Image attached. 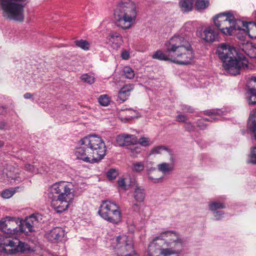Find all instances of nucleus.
Returning a JSON list of instances; mask_svg holds the SVG:
<instances>
[{
    "label": "nucleus",
    "instance_id": "49530a36",
    "mask_svg": "<svg viewBox=\"0 0 256 256\" xmlns=\"http://www.w3.org/2000/svg\"><path fill=\"white\" fill-rule=\"evenodd\" d=\"M132 209L134 212H138L140 209V206L138 204H134L132 206Z\"/></svg>",
    "mask_w": 256,
    "mask_h": 256
},
{
    "label": "nucleus",
    "instance_id": "6e6552de",
    "mask_svg": "<svg viewBox=\"0 0 256 256\" xmlns=\"http://www.w3.org/2000/svg\"><path fill=\"white\" fill-rule=\"evenodd\" d=\"M14 218L6 216L4 220L0 221V230L6 234H18L24 233L28 235L33 231V227L38 222V216L32 214L27 218L24 221L21 222L18 227L17 222L14 220Z\"/></svg>",
    "mask_w": 256,
    "mask_h": 256
},
{
    "label": "nucleus",
    "instance_id": "a19ab883",
    "mask_svg": "<svg viewBox=\"0 0 256 256\" xmlns=\"http://www.w3.org/2000/svg\"><path fill=\"white\" fill-rule=\"evenodd\" d=\"M176 121L180 122H186L188 118L185 115L178 114L176 116Z\"/></svg>",
    "mask_w": 256,
    "mask_h": 256
},
{
    "label": "nucleus",
    "instance_id": "de8ad7c7",
    "mask_svg": "<svg viewBox=\"0 0 256 256\" xmlns=\"http://www.w3.org/2000/svg\"><path fill=\"white\" fill-rule=\"evenodd\" d=\"M24 97L26 99H30L32 98V94L30 92H26L24 95Z\"/></svg>",
    "mask_w": 256,
    "mask_h": 256
},
{
    "label": "nucleus",
    "instance_id": "ea45409f",
    "mask_svg": "<svg viewBox=\"0 0 256 256\" xmlns=\"http://www.w3.org/2000/svg\"><path fill=\"white\" fill-rule=\"evenodd\" d=\"M121 58L124 60H128L130 58L129 52L126 50H122L121 53Z\"/></svg>",
    "mask_w": 256,
    "mask_h": 256
},
{
    "label": "nucleus",
    "instance_id": "7c9ffc66",
    "mask_svg": "<svg viewBox=\"0 0 256 256\" xmlns=\"http://www.w3.org/2000/svg\"><path fill=\"white\" fill-rule=\"evenodd\" d=\"M210 209L214 212L218 209H222L225 208L224 204L218 202H212L209 204Z\"/></svg>",
    "mask_w": 256,
    "mask_h": 256
},
{
    "label": "nucleus",
    "instance_id": "2eb2a0df",
    "mask_svg": "<svg viewBox=\"0 0 256 256\" xmlns=\"http://www.w3.org/2000/svg\"><path fill=\"white\" fill-rule=\"evenodd\" d=\"M222 112L220 110H212L206 112V114L210 116V118H201L198 120L197 125L202 130L205 129L207 124H206V122L210 121L212 122L218 119V116H220Z\"/></svg>",
    "mask_w": 256,
    "mask_h": 256
},
{
    "label": "nucleus",
    "instance_id": "c9c22d12",
    "mask_svg": "<svg viewBox=\"0 0 256 256\" xmlns=\"http://www.w3.org/2000/svg\"><path fill=\"white\" fill-rule=\"evenodd\" d=\"M24 168L26 170L30 173H36L38 172L37 168L30 164H26Z\"/></svg>",
    "mask_w": 256,
    "mask_h": 256
},
{
    "label": "nucleus",
    "instance_id": "f8f14e48",
    "mask_svg": "<svg viewBox=\"0 0 256 256\" xmlns=\"http://www.w3.org/2000/svg\"><path fill=\"white\" fill-rule=\"evenodd\" d=\"M116 144L120 146H129L135 145L138 144L137 137L134 135L123 134L118 135L116 138ZM131 156H136L140 152V148L132 146L130 148Z\"/></svg>",
    "mask_w": 256,
    "mask_h": 256
},
{
    "label": "nucleus",
    "instance_id": "aec40b11",
    "mask_svg": "<svg viewBox=\"0 0 256 256\" xmlns=\"http://www.w3.org/2000/svg\"><path fill=\"white\" fill-rule=\"evenodd\" d=\"M7 170L8 172L6 174L8 180H14V182L20 180L18 168L10 166L8 168Z\"/></svg>",
    "mask_w": 256,
    "mask_h": 256
},
{
    "label": "nucleus",
    "instance_id": "1a4fd4ad",
    "mask_svg": "<svg viewBox=\"0 0 256 256\" xmlns=\"http://www.w3.org/2000/svg\"><path fill=\"white\" fill-rule=\"evenodd\" d=\"M26 0H0V8L4 18L22 22L24 20Z\"/></svg>",
    "mask_w": 256,
    "mask_h": 256
},
{
    "label": "nucleus",
    "instance_id": "473e14b6",
    "mask_svg": "<svg viewBox=\"0 0 256 256\" xmlns=\"http://www.w3.org/2000/svg\"><path fill=\"white\" fill-rule=\"evenodd\" d=\"M138 144L142 146L146 147L151 145L152 142H150V138L142 136L138 140Z\"/></svg>",
    "mask_w": 256,
    "mask_h": 256
},
{
    "label": "nucleus",
    "instance_id": "7ed1b4c3",
    "mask_svg": "<svg viewBox=\"0 0 256 256\" xmlns=\"http://www.w3.org/2000/svg\"><path fill=\"white\" fill-rule=\"evenodd\" d=\"M80 146L75 152L76 158L88 163L98 162L106 155L104 141L96 135L86 136L80 141Z\"/></svg>",
    "mask_w": 256,
    "mask_h": 256
},
{
    "label": "nucleus",
    "instance_id": "a211bd4d",
    "mask_svg": "<svg viewBox=\"0 0 256 256\" xmlns=\"http://www.w3.org/2000/svg\"><path fill=\"white\" fill-rule=\"evenodd\" d=\"M134 85L132 84H129L124 86L118 92V98L125 101L130 95V92L134 90Z\"/></svg>",
    "mask_w": 256,
    "mask_h": 256
},
{
    "label": "nucleus",
    "instance_id": "ddd939ff",
    "mask_svg": "<svg viewBox=\"0 0 256 256\" xmlns=\"http://www.w3.org/2000/svg\"><path fill=\"white\" fill-rule=\"evenodd\" d=\"M128 239L124 235L118 236L116 240V246H113L114 248L119 250L120 254L133 252L132 244L131 242H128Z\"/></svg>",
    "mask_w": 256,
    "mask_h": 256
},
{
    "label": "nucleus",
    "instance_id": "9d476101",
    "mask_svg": "<svg viewBox=\"0 0 256 256\" xmlns=\"http://www.w3.org/2000/svg\"><path fill=\"white\" fill-rule=\"evenodd\" d=\"M0 250L8 254H12L18 252H28L32 251V250L28 244L16 238L0 236Z\"/></svg>",
    "mask_w": 256,
    "mask_h": 256
},
{
    "label": "nucleus",
    "instance_id": "f3484780",
    "mask_svg": "<svg viewBox=\"0 0 256 256\" xmlns=\"http://www.w3.org/2000/svg\"><path fill=\"white\" fill-rule=\"evenodd\" d=\"M64 236V230L60 228H55L47 234L48 238L52 242L60 240Z\"/></svg>",
    "mask_w": 256,
    "mask_h": 256
},
{
    "label": "nucleus",
    "instance_id": "b1692460",
    "mask_svg": "<svg viewBox=\"0 0 256 256\" xmlns=\"http://www.w3.org/2000/svg\"><path fill=\"white\" fill-rule=\"evenodd\" d=\"M164 152H166L172 155L171 150L165 146H158L154 147L150 151L149 154H162Z\"/></svg>",
    "mask_w": 256,
    "mask_h": 256
},
{
    "label": "nucleus",
    "instance_id": "39448f33",
    "mask_svg": "<svg viewBox=\"0 0 256 256\" xmlns=\"http://www.w3.org/2000/svg\"><path fill=\"white\" fill-rule=\"evenodd\" d=\"M138 9L132 0H120L114 10L115 26L124 30L133 27L136 22Z\"/></svg>",
    "mask_w": 256,
    "mask_h": 256
},
{
    "label": "nucleus",
    "instance_id": "72a5a7b5",
    "mask_svg": "<svg viewBox=\"0 0 256 256\" xmlns=\"http://www.w3.org/2000/svg\"><path fill=\"white\" fill-rule=\"evenodd\" d=\"M15 192L16 191L12 189H6L2 192L1 196L4 198H9L14 194Z\"/></svg>",
    "mask_w": 256,
    "mask_h": 256
},
{
    "label": "nucleus",
    "instance_id": "09e8293b",
    "mask_svg": "<svg viewBox=\"0 0 256 256\" xmlns=\"http://www.w3.org/2000/svg\"><path fill=\"white\" fill-rule=\"evenodd\" d=\"M133 118L132 116H130L128 118H121V120L123 122H126L130 120H131Z\"/></svg>",
    "mask_w": 256,
    "mask_h": 256
},
{
    "label": "nucleus",
    "instance_id": "c756f323",
    "mask_svg": "<svg viewBox=\"0 0 256 256\" xmlns=\"http://www.w3.org/2000/svg\"><path fill=\"white\" fill-rule=\"evenodd\" d=\"M98 102L102 106H107L110 104V98L106 94L101 95L98 98Z\"/></svg>",
    "mask_w": 256,
    "mask_h": 256
},
{
    "label": "nucleus",
    "instance_id": "864d4df0",
    "mask_svg": "<svg viewBox=\"0 0 256 256\" xmlns=\"http://www.w3.org/2000/svg\"><path fill=\"white\" fill-rule=\"evenodd\" d=\"M132 182L134 183V180H133Z\"/></svg>",
    "mask_w": 256,
    "mask_h": 256
},
{
    "label": "nucleus",
    "instance_id": "423d86ee",
    "mask_svg": "<svg viewBox=\"0 0 256 256\" xmlns=\"http://www.w3.org/2000/svg\"><path fill=\"white\" fill-rule=\"evenodd\" d=\"M219 58L223 62V67L230 74H240L242 68L248 66V60L242 55H238L235 48L226 44H220L216 50Z\"/></svg>",
    "mask_w": 256,
    "mask_h": 256
},
{
    "label": "nucleus",
    "instance_id": "603ef678",
    "mask_svg": "<svg viewBox=\"0 0 256 256\" xmlns=\"http://www.w3.org/2000/svg\"><path fill=\"white\" fill-rule=\"evenodd\" d=\"M170 160H171L172 162V161L174 160V158H173V157H172V156H171V157H170Z\"/></svg>",
    "mask_w": 256,
    "mask_h": 256
},
{
    "label": "nucleus",
    "instance_id": "4468645a",
    "mask_svg": "<svg viewBox=\"0 0 256 256\" xmlns=\"http://www.w3.org/2000/svg\"><path fill=\"white\" fill-rule=\"evenodd\" d=\"M122 42V36L117 32H110L106 37V43L114 50L118 49Z\"/></svg>",
    "mask_w": 256,
    "mask_h": 256
},
{
    "label": "nucleus",
    "instance_id": "2f4dec72",
    "mask_svg": "<svg viewBox=\"0 0 256 256\" xmlns=\"http://www.w3.org/2000/svg\"><path fill=\"white\" fill-rule=\"evenodd\" d=\"M80 78L84 82L90 84H92L95 81L94 78L93 76L88 74H83L81 76Z\"/></svg>",
    "mask_w": 256,
    "mask_h": 256
},
{
    "label": "nucleus",
    "instance_id": "412c9836",
    "mask_svg": "<svg viewBox=\"0 0 256 256\" xmlns=\"http://www.w3.org/2000/svg\"><path fill=\"white\" fill-rule=\"evenodd\" d=\"M145 196L144 190L140 186H136L134 192V198L135 200L138 202H144Z\"/></svg>",
    "mask_w": 256,
    "mask_h": 256
},
{
    "label": "nucleus",
    "instance_id": "37998d69",
    "mask_svg": "<svg viewBox=\"0 0 256 256\" xmlns=\"http://www.w3.org/2000/svg\"><path fill=\"white\" fill-rule=\"evenodd\" d=\"M213 212L214 216L216 220H220L224 214L222 211H218L217 210Z\"/></svg>",
    "mask_w": 256,
    "mask_h": 256
},
{
    "label": "nucleus",
    "instance_id": "9b49d317",
    "mask_svg": "<svg viewBox=\"0 0 256 256\" xmlns=\"http://www.w3.org/2000/svg\"><path fill=\"white\" fill-rule=\"evenodd\" d=\"M98 213L103 219L112 224H118L121 220L119 206L110 200H106L102 202Z\"/></svg>",
    "mask_w": 256,
    "mask_h": 256
},
{
    "label": "nucleus",
    "instance_id": "dca6fc26",
    "mask_svg": "<svg viewBox=\"0 0 256 256\" xmlns=\"http://www.w3.org/2000/svg\"><path fill=\"white\" fill-rule=\"evenodd\" d=\"M218 32L213 26L206 28L203 31L202 37L207 42H213L218 38Z\"/></svg>",
    "mask_w": 256,
    "mask_h": 256
},
{
    "label": "nucleus",
    "instance_id": "c85d7f7f",
    "mask_svg": "<svg viewBox=\"0 0 256 256\" xmlns=\"http://www.w3.org/2000/svg\"><path fill=\"white\" fill-rule=\"evenodd\" d=\"M76 45L80 48L84 50H88L90 48V44L88 42L85 40H80L75 42Z\"/></svg>",
    "mask_w": 256,
    "mask_h": 256
},
{
    "label": "nucleus",
    "instance_id": "e433bc0d",
    "mask_svg": "<svg viewBox=\"0 0 256 256\" xmlns=\"http://www.w3.org/2000/svg\"><path fill=\"white\" fill-rule=\"evenodd\" d=\"M184 126L185 129L190 132H193L195 130L194 126L190 122H186Z\"/></svg>",
    "mask_w": 256,
    "mask_h": 256
},
{
    "label": "nucleus",
    "instance_id": "20e7f679",
    "mask_svg": "<svg viewBox=\"0 0 256 256\" xmlns=\"http://www.w3.org/2000/svg\"><path fill=\"white\" fill-rule=\"evenodd\" d=\"M213 20L216 26L224 35H232L234 30H242L251 38L256 39V23L236 19L232 12L220 13L214 17Z\"/></svg>",
    "mask_w": 256,
    "mask_h": 256
},
{
    "label": "nucleus",
    "instance_id": "4c0bfd02",
    "mask_svg": "<svg viewBox=\"0 0 256 256\" xmlns=\"http://www.w3.org/2000/svg\"><path fill=\"white\" fill-rule=\"evenodd\" d=\"M250 162L252 164H256V147L254 148L251 151Z\"/></svg>",
    "mask_w": 256,
    "mask_h": 256
},
{
    "label": "nucleus",
    "instance_id": "4be33fe9",
    "mask_svg": "<svg viewBox=\"0 0 256 256\" xmlns=\"http://www.w3.org/2000/svg\"><path fill=\"white\" fill-rule=\"evenodd\" d=\"M194 0H180L179 6L184 12L191 11L193 8Z\"/></svg>",
    "mask_w": 256,
    "mask_h": 256
},
{
    "label": "nucleus",
    "instance_id": "79ce46f5",
    "mask_svg": "<svg viewBox=\"0 0 256 256\" xmlns=\"http://www.w3.org/2000/svg\"><path fill=\"white\" fill-rule=\"evenodd\" d=\"M148 179L154 183H159L161 182L163 180V177H160L159 178H154L152 176H148Z\"/></svg>",
    "mask_w": 256,
    "mask_h": 256
},
{
    "label": "nucleus",
    "instance_id": "5701e85b",
    "mask_svg": "<svg viewBox=\"0 0 256 256\" xmlns=\"http://www.w3.org/2000/svg\"><path fill=\"white\" fill-rule=\"evenodd\" d=\"M158 170L164 174H169L173 170L174 166L172 164L162 162L157 166Z\"/></svg>",
    "mask_w": 256,
    "mask_h": 256
},
{
    "label": "nucleus",
    "instance_id": "c03bdc74",
    "mask_svg": "<svg viewBox=\"0 0 256 256\" xmlns=\"http://www.w3.org/2000/svg\"><path fill=\"white\" fill-rule=\"evenodd\" d=\"M184 28L187 31H190L193 29L192 23V22H188L185 24Z\"/></svg>",
    "mask_w": 256,
    "mask_h": 256
},
{
    "label": "nucleus",
    "instance_id": "393cba45",
    "mask_svg": "<svg viewBox=\"0 0 256 256\" xmlns=\"http://www.w3.org/2000/svg\"><path fill=\"white\" fill-rule=\"evenodd\" d=\"M144 164L142 162L136 161L132 163L130 170L133 172L140 173L144 169Z\"/></svg>",
    "mask_w": 256,
    "mask_h": 256
},
{
    "label": "nucleus",
    "instance_id": "f257e3e1",
    "mask_svg": "<svg viewBox=\"0 0 256 256\" xmlns=\"http://www.w3.org/2000/svg\"><path fill=\"white\" fill-rule=\"evenodd\" d=\"M152 58L160 60H170L177 64L187 65L192 62L194 54L188 38L183 34H175L166 44V54L158 50Z\"/></svg>",
    "mask_w": 256,
    "mask_h": 256
},
{
    "label": "nucleus",
    "instance_id": "f03ea898",
    "mask_svg": "<svg viewBox=\"0 0 256 256\" xmlns=\"http://www.w3.org/2000/svg\"><path fill=\"white\" fill-rule=\"evenodd\" d=\"M184 247V241L175 231H166L156 237L148 246L147 256H168L179 254Z\"/></svg>",
    "mask_w": 256,
    "mask_h": 256
},
{
    "label": "nucleus",
    "instance_id": "bb28decb",
    "mask_svg": "<svg viewBox=\"0 0 256 256\" xmlns=\"http://www.w3.org/2000/svg\"><path fill=\"white\" fill-rule=\"evenodd\" d=\"M122 74L129 80L133 79L135 76V72L133 69L129 66H125L122 69Z\"/></svg>",
    "mask_w": 256,
    "mask_h": 256
},
{
    "label": "nucleus",
    "instance_id": "0eeeda50",
    "mask_svg": "<svg viewBox=\"0 0 256 256\" xmlns=\"http://www.w3.org/2000/svg\"><path fill=\"white\" fill-rule=\"evenodd\" d=\"M52 194H58L57 199L52 203V206L58 213L66 210L72 203L75 194L72 183L64 181L53 184L50 188Z\"/></svg>",
    "mask_w": 256,
    "mask_h": 256
},
{
    "label": "nucleus",
    "instance_id": "3c124183",
    "mask_svg": "<svg viewBox=\"0 0 256 256\" xmlns=\"http://www.w3.org/2000/svg\"><path fill=\"white\" fill-rule=\"evenodd\" d=\"M4 146V142L0 140V148H2Z\"/></svg>",
    "mask_w": 256,
    "mask_h": 256
},
{
    "label": "nucleus",
    "instance_id": "cd10ccee",
    "mask_svg": "<svg viewBox=\"0 0 256 256\" xmlns=\"http://www.w3.org/2000/svg\"><path fill=\"white\" fill-rule=\"evenodd\" d=\"M195 5L198 10H202L208 6L209 2L208 0H196Z\"/></svg>",
    "mask_w": 256,
    "mask_h": 256
},
{
    "label": "nucleus",
    "instance_id": "58836bf2",
    "mask_svg": "<svg viewBox=\"0 0 256 256\" xmlns=\"http://www.w3.org/2000/svg\"><path fill=\"white\" fill-rule=\"evenodd\" d=\"M126 179L121 178L118 181V186L124 190H126L128 188V186L126 184Z\"/></svg>",
    "mask_w": 256,
    "mask_h": 256
},
{
    "label": "nucleus",
    "instance_id": "f704fd0d",
    "mask_svg": "<svg viewBox=\"0 0 256 256\" xmlns=\"http://www.w3.org/2000/svg\"><path fill=\"white\" fill-rule=\"evenodd\" d=\"M118 175V172L116 169H110L106 173V176L110 180H112L116 178Z\"/></svg>",
    "mask_w": 256,
    "mask_h": 256
},
{
    "label": "nucleus",
    "instance_id": "8fccbe9b",
    "mask_svg": "<svg viewBox=\"0 0 256 256\" xmlns=\"http://www.w3.org/2000/svg\"><path fill=\"white\" fill-rule=\"evenodd\" d=\"M5 126H6V124L4 122L0 124V130L4 129Z\"/></svg>",
    "mask_w": 256,
    "mask_h": 256
},
{
    "label": "nucleus",
    "instance_id": "a18cd8bd",
    "mask_svg": "<svg viewBox=\"0 0 256 256\" xmlns=\"http://www.w3.org/2000/svg\"><path fill=\"white\" fill-rule=\"evenodd\" d=\"M184 108H182V110L184 112H193V108H192L190 106H183Z\"/></svg>",
    "mask_w": 256,
    "mask_h": 256
},
{
    "label": "nucleus",
    "instance_id": "6ab92c4d",
    "mask_svg": "<svg viewBox=\"0 0 256 256\" xmlns=\"http://www.w3.org/2000/svg\"><path fill=\"white\" fill-rule=\"evenodd\" d=\"M250 82H254V88H248V103L249 105L256 104V76L251 78Z\"/></svg>",
    "mask_w": 256,
    "mask_h": 256
},
{
    "label": "nucleus",
    "instance_id": "a878e982",
    "mask_svg": "<svg viewBox=\"0 0 256 256\" xmlns=\"http://www.w3.org/2000/svg\"><path fill=\"white\" fill-rule=\"evenodd\" d=\"M248 125L250 130L254 132H256V109L253 114H250ZM255 138L256 140V134H255Z\"/></svg>",
    "mask_w": 256,
    "mask_h": 256
}]
</instances>
